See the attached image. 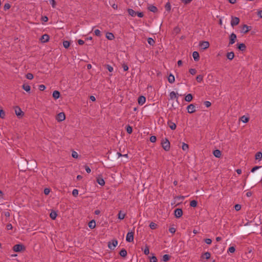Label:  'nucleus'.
<instances>
[{"label": "nucleus", "mask_w": 262, "mask_h": 262, "mask_svg": "<svg viewBox=\"0 0 262 262\" xmlns=\"http://www.w3.org/2000/svg\"><path fill=\"white\" fill-rule=\"evenodd\" d=\"M161 145L163 148L166 151L170 150V144L167 138L163 139L161 141Z\"/></svg>", "instance_id": "nucleus-1"}, {"label": "nucleus", "mask_w": 262, "mask_h": 262, "mask_svg": "<svg viewBox=\"0 0 262 262\" xmlns=\"http://www.w3.org/2000/svg\"><path fill=\"white\" fill-rule=\"evenodd\" d=\"M13 250L15 252H21L25 250V247L23 244H16L13 247Z\"/></svg>", "instance_id": "nucleus-2"}, {"label": "nucleus", "mask_w": 262, "mask_h": 262, "mask_svg": "<svg viewBox=\"0 0 262 262\" xmlns=\"http://www.w3.org/2000/svg\"><path fill=\"white\" fill-rule=\"evenodd\" d=\"M14 109H15V114L18 117L20 118L24 116V113L21 111V110L20 109V108L19 107L15 106Z\"/></svg>", "instance_id": "nucleus-3"}, {"label": "nucleus", "mask_w": 262, "mask_h": 262, "mask_svg": "<svg viewBox=\"0 0 262 262\" xmlns=\"http://www.w3.org/2000/svg\"><path fill=\"white\" fill-rule=\"evenodd\" d=\"M118 244V241L116 239H113L111 242H109L108 247L110 249H114Z\"/></svg>", "instance_id": "nucleus-4"}, {"label": "nucleus", "mask_w": 262, "mask_h": 262, "mask_svg": "<svg viewBox=\"0 0 262 262\" xmlns=\"http://www.w3.org/2000/svg\"><path fill=\"white\" fill-rule=\"evenodd\" d=\"M134 232L132 231V232H128L127 234V235H126V241L128 242H133L134 240Z\"/></svg>", "instance_id": "nucleus-5"}, {"label": "nucleus", "mask_w": 262, "mask_h": 262, "mask_svg": "<svg viewBox=\"0 0 262 262\" xmlns=\"http://www.w3.org/2000/svg\"><path fill=\"white\" fill-rule=\"evenodd\" d=\"M239 23V18L237 17H232L231 25L232 27L237 25Z\"/></svg>", "instance_id": "nucleus-6"}, {"label": "nucleus", "mask_w": 262, "mask_h": 262, "mask_svg": "<svg viewBox=\"0 0 262 262\" xmlns=\"http://www.w3.org/2000/svg\"><path fill=\"white\" fill-rule=\"evenodd\" d=\"M236 38L237 37L235 34H234V33H231V34L229 36V45H230L233 44L235 42Z\"/></svg>", "instance_id": "nucleus-7"}, {"label": "nucleus", "mask_w": 262, "mask_h": 262, "mask_svg": "<svg viewBox=\"0 0 262 262\" xmlns=\"http://www.w3.org/2000/svg\"><path fill=\"white\" fill-rule=\"evenodd\" d=\"M183 215V211L182 209L177 208L174 210V216L176 218H180Z\"/></svg>", "instance_id": "nucleus-8"}, {"label": "nucleus", "mask_w": 262, "mask_h": 262, "mask_svg": "<svg viewBox=\"0 0 262 262\" xmlns=\"http://www.w3.org/2000/svg\"><path fill=\"white\" fill-rule=\"evenodd\" d=\"M65 118H66L65 114L63 112L59 113L57 115L56 118V120L58 122H61V121H63L65 119Z\"/></svg>", "instance_id": "nucleus-9"}, {"label": "nucleus", "mask_w": 262, "mask_h": 262, "mask_svg": "<svg viewBox=\"0 0 262 262\" xmlns=\"http://www.w3.org/2000/svg\"><path fill=\"white\" fill-rule=\"evenodd\" d=\"M187 110L188 113H189L190 114L193 113L196 111L195 106L193 104H190L189 105H188V106L187 107Z\"/></svg>", "instance_id": "nucleus-10"}, {"label": "nucleus", "mask_w": 262, "mask_h": 262, "mask_svg": "<svg viewBox=\"0 0 262 262\" xmlns=\"http://www.w3.org/2000/svg\"><path fill=\"white\" fill-rule=\"evenodd\" d=\"M199 46L203 50H205L209 48V43L208 41H201L200 42Z\"/></svg>", "instance_id": "nucleus-11"}, {"label": "nucleus", "mask_w": 262, "mask_h": 262, "mask_svg": "<svg viewBox=\"0 0 262 262\" xmlns=\"http://www.w3.org/2000/svg\"><path fill=\"white\" fill-rule=\"evenodd\" d=\"M49 36L48 34H44L41 37L40 40L42 42H47L49 41Z\"/></svg>", "instance_id": "nucleus-12"}, {"label": "nucleus", "mask_w": 262, "mask_h": 262, "mask_svg": "<svg viewBox=\"0 0 262 262\" xmlns=\"http://www.w3.org/2000/svg\"><path fill=\"white\" fill-rule=\"evenodd\" d=\"M145 100H146V98L143 96H139L138 99V102L139 104H140V105H143L145 103Z\"/></svg>", "instance_id": "nucleus-13"}, {"label": "nucleus", "mask_w": 262, "mask_h": 262, "mask_svg": "<svg viewBox=\"0 0 262 262\" xmlns=\"http://www.w3.org/2000/svg\"><path fill=\"white\" fill-rule=\"evenodd\" d=\"M251 27L248 26L247 25H244L242 28V32L246 34L250 30Z\"/></svg>", "instance_id": "nucleus-14"}, {"label": "nucleus", "mask_w": 262, "mask_h": 262, "mask_svg": "<svg viewBox=\"0 0 262 262\" xmlns=\"http://www.w3.org/2000/svg\"><path fill=\"white\" fill-rule=\"evenodd\" d=\"M237 49L241 51H244L246 49V46L243 43H239L237 45Z\"/></svg>", "instance_id": "nucleus-15"}, {"label": "nucleus", "mask_w": 262, "mask_h": 262, "mask_svg": "<svg viewBox=\"0 0 262 262\" xmlns=\"http://www.w3.org/2000/svg\"><path fill=\"white\" fill-rule=\"evenodd\" d=\"M192 56L195 61H198L199 60L200 56H199V54L198 52L194 51L192 53Z\"/></svg>", "instance_id": "nucleus-16"}, {"label": "nucleus", "mask_w": 262, "mask_h": 262, "mask_svg": "<svg viewBox=\"0 0 262 262\" xmlns=\"http://www.w3.org/2000/svg\"><path fill=\"white\" fill-rule=\"evenodd\" d=\"M148 10L151 12L156 13L158 11L157 8L154 5H150L148 7Z\"/></svg>", "instance_id": "nucleus-17"}, {"label": "nucleus", "mask_w": 262, "mask_h": 262, "mask_svg": "<svg viewBox=\"0 0 262 262\" xmlns=\"http://www.w3.org/2000/svg\"><path fill=\"white\" fill-rule=\"evenodd\" d=\"M106 37L108 40H113L115 38V36L112 33L107 32L106 34Z\"/></svg>", "instance_id": "nucleus-18"}, {"label": "nucleus", "mask_w": 262, "mask_h": 262, "mask_svg": "<svg viewBox=\"0 0 262 262\" xmlns=\"http://www.w3.org/2000/svg\"><path fill=\"white\" fill-rule=\"evenodd\" d=\"M213 154V155L216 158H220L222 155L221 151L219 149L214 150Z\"/></svg>", "instance_id": "nucleus-19"}, {"label": "nucleus", "mask_w": 262, "mask_h": 262, "mask_svg": "<svg viewBox=\"0 0 262 262\" xmlns=\"http://www.w3.org/2000/svg\"><path fill=\"white\" fill-rule=\"evenodd\" d=\"M97 182L101 186H103L105 184L104 180H103V178L100 177L97 178Z\"/></svg>", "instance_id": "nucleus-20"}, {"label": "nucleus", "mask_w": 262, "mask_h": 262, "mask_svg": "<svg viewBox=\"0 0 262 262\" xmlns=\"http://www.w3.org/2000/svg\"><path fill=\"white\" fill-rule=\"evenodd\" d=\"M168 124L169 125V127L172 129L174 130L176 128V124L170 121H168Z\"/></svg>", "instance_id": "nucleus-21"}, {"label": "nucleus", "mask_w": 262, "mask_h": 262, "mask_svg": "<svg viewBox=\"0 0 262 262\" xmlns=\"http://www.w3.org/2000/svg\"><path fill=\"white\" fill-rule=\"evenodd\" d=\"M193 99V96L191 94H187L185 97V100L187 102H190Z\"/></svg>", "instance_id": "nucleus-22"}, {"label": "nucleus", "mask_w": 262, "mask_h": 262, "mask_svg": "<svg viewBox=\"0 0 262 262\" xmlns=\"http://www.w3.org/2000/svg\"><path fill=\"white\" fill-rule=\"evenodd\" d=\"M60 93L58 91H54L53 93V97L55 99H57L60 97Z\"/></svg>", "instance_id": "nucleus-23"}, {"label": "nucleus", "mask_w": 262, "mask_h": 262, "mask_svg": "<svg viewBox=\"0 0 262 262\" xmlns=\"http://www.w3.org/2000/svg\"><path fill=\"white\" fill-rule=\"evenodd\" d=\"M210 253L209 252H206L202 255L201 257L203 258H205L206 259H208L210 258Z\"/></svg>", "instance_id": "nucleus-24"}, {"label": "nucleus", "mask_w": 262, "mask_h": 262, "mask_svg": "<svg viewBox=\"0 0 262 262\" xmlns=\"http://www.w3.org/2000/svg\"><path fill=\"white\" fill-rule=\"evenodd\" d=\"M178 94L175 93L174 92L172 91L170 93V94H169V96H170V98L171 99H174L175 98H178Z\"/></svg>", "instance_id": "nucleus-25"}, {"label": "nucleus", "mask_w": 262, "mask_h": 262, "mask_svg": "<svg viewBox=\"0 0 262 262\" xmlns=\"http://www.w3.org/2000/svg\"><path fill=\"white\" fill-rule=\"evenodd\" d=\"M175 79L174 76L170 74L168 77V81L170 83H173L174 82Z\"/></svg>", "instance_id": "nucleus-26"}, {"label": "nucleus", "mask_w": 262, "mask_h": 262, "mask_svg": "<svg viewBox=\"0 0 262 262\" xmlns=\"http://www.w3.org/2000/svg\"><path fill=\"white\" fill-rule=\"evenodd\" d=\"M89 227L91 229H94L96 227V223L94 220L89 223Z\"/></svg>", "instance_id": "nucleus-27"}, {"label": "nucleus", "mask_w": 262, "mask_h": 262, "mask_svg": "<svg viewBox=\"0 0 262 262\" xmlns=\"http://www.w3.org/2000/svg\"><path fill=\"white\" fill-rule=\"evenodd\" d=\"M119 254L123 257H125L127 255V251L125 249H122L119 252Z\"/></svg>", "instance_id": "nucleus-28"}, {"label": "nucleus", "mask_w": 262, "mask_h": 262, "mask_svg": "<svg viewBox=\"0 0 262 262\" xmlns=\"http://www.w3.org/2000/svg\"><path fill=\"white\" fill-rule=\"evenodd\" d=\"M234 57V53L233 52H229L227 54V57L229 60H232Z\"/></svg>", "instance_id": "nucleus-29"}, {"label": "nucleus", "mask_w": 262, "mask_h": 262, "mask_svg": "<svg viewBox=\"0 0 262 262\" xmlns=\"http://www.w3.org/2000/svg\"><path fill=\"white\" fill-rule=\"evenodd\" d=\"M127 11L129 15L133 17L135 16L137 14V13L132 9H128Z\"/></svg>", "instance_id": "nucleus-30"}, {"label": "nucleus", "mask_w": 262, "mask_h": 262, "mask_svg": "<svg viewBox=\"0 0 262 262\" xmlns=\"http://www.w3.org/2000/svg\"><path fill=\"white\" fill-rule=\"evenodd\" d=\"M23 87V89L26 91V92H30V90H31V88H30V86L28 85V84H24L22 86Z\"/></svg>", "instance_id": "nucleus-31"}, {"label": "nucleus", "mask_w": 262, "mask_h": 262, "mask_svg": "<svg viewBox=\"0 0 262 262\" xmlns=\"http://www.w3.org/2000/svg\"><path fill=\"white\" fill-rule=\"evenodd\" d=\"M57 215V213L55 211H52L50 214V216L52 220H55L56 218Z\"/></svg>", "instance_id": "nucleus-32"}, {"label": "nucleus", "mask_w": 262, "mask_h": 262, "mask_svg": "<svg viewBox=\"0 0 262 262\" xmlns=\"http://www.w3.org/2000/svg\"><path fill=\"white\" fill-rule=\"evenodd\" d=\"M255 158L256 160H261L262 158V153L260 151L256 152Z\"/></svg>", "instance_id": "nucleus-33"}, {"label": "nucleus", "mask_w": 262, "mask_h": 262, "mask_svg": "<svg viewBox=\"0 0 262 262\" xmlns=\"http://www.w3.org/2000/svg\"><path fill=\"white\" fill-rule=\"evenodd\" d=\"M70 41H69L68 40L63 41V46L66 49H68L70 47Z\"/></svg>", "instance_id": "nucleus-34"}, {"label": "nucleus", "mask_w": 262, "mask_h": 262, "mask_svg": "<svg viewBox=\"0 0 262 262\" xmlns=\"http://www.w3.org/2000/svg\"><path fill=\"white\" fill-rule=\"evenodd\" d=\"M125 214L123 213H122V212L121 211L119 212V213L118 214V219H119L120 220L124 219L125 217Z\"/></svg>", "instance_id": "nucleus-35"}, {"label": "nucleus", "mask_w": 262, "mask_h": 262, "mask_svg": "<svg viewBox=\"0 0 262 262\" xmlns=\"http://www.w3.org/2000/svg\"><path fill=\"white\" fill-rule=\"evenodd\" d=\"M198 202L195 200H192L190 203V205L191 207H195L197 206Z\"/></svg>", "instance_id": "nucleus-36"}, {"label": "nucleus", "mask_w": 262, "mask_h": 262, "mask_svg": "<svg viewBox=\"0 0 262 262\" xmlns=\"http://www.w3.org/2000/svg\"><path fill=\"white\" fill-rule=\"evenodd\" d=\"M241 120L242 122L244 123H247V122H248L249 119V118L246 117L245 116H243L241 118Z\"/></svg>", "instance_id": "nucleus-37"}, {"label": "nucleus", "mask_w": 262, "mask_h": 262, "mask_svg": "<svg viewBox=\"0 0 262 262\" xmlns=\"http://www.w3.org/2000/svg\"><path fill=\"white\" fill-rule=\"evenodd\" d=\"M157 226L158 225L155 223H153V222H151L150 225H149V227L151 229H155L157 228Z\"/></svg>", "instance_id": "nucleus-38"}, {"label": "nucleus", "mask_w": 262, "mask_h": 262, "mask_svg": "<svg viewBox=\"0 0 262 262\" xmlns=\"http://www.w3.org/2000/svg\"><path fill=\"white\" fill-rule=\"evenodd\" d=\"M169 258H170V256L168 254H165L163 256V260L165 262H166L168 260H169Z\"/></svg>", "instance_id": "nucleus-39"}, {"label": "nucleus", "mask_w": 262, "mask_h": 262, "mask_svg": "<svg viewBox=\"0 0 262 262\" xmlns=\"http://www.w3.org/2000/svg\"><path fill=\"white\" fill-rule=\"evenodd\" d=\"M147 42L151 46H153L155 43V40L151 38H148L147 39Z\"/></svg>", "instance_id": "nucleus-40"}, {"label": "nucleus", "mask_w": 262, "mask_h": 262, "mask_svg": "<svg viewBox=\"0 0 262 262\" xmlns=\"http://www.w3.org/2000/svg\"><path fill=\"white\" fill-rule=\"evenodd\" d=\"M126 132L127 133L130 134L132 132H133V128H132V127L130 126V125H127L126 126Z\"/></svg>", "instance_id": "nucleus-41"}, {"label": "nucleus", "mask_w": 262, "mask_h": 262, "mask_svg": "<svg viewBox=\"0 0 262 262\" xmlns=\"http://www.w3.org/2000/svg\"><path fill=\"white\" fill-rule=\"evenodd\" d=\"M203 76L201 75H198L196 77V80L198 82H200L203 80Z\"/></svg>", "instance_id": "nucleus-42"}, {"label": "nucleus", "mask_w": 262, "mask_h": 262, "mask_svg": "<svg viewBox=\"0 0 262 262\" xmlns=\"http://www.w3.org/2000/svg\"><path fill=\"white\" fill-rule=\"evenodd\" d=\"M165 8L167 11H169L171 10L170 4L169 2L167 3L165 6Z\"/></svg>", "instance_id": "nucleus-43"}, {"label": "nucleus", "mask_w": 262, "mask_h": 262, "mask_svg": "<svg viewBox=\"0 0 262 262\" xmlns=\"http://www.w3.org/2000/svg\"><path fill=\"white\" fill-rule=\"evenodd\" d=\"M144 253L145 255H148V254H149V247L147 245L145 246V249L144 250Z\"/></svg>", "instance_id": "nucleus-44"}, {"label": "nucleus", "mask_w": 262, "mask_h": 262, "mask_svg": "<svg viewBox=\"0 0 262 262\" xmlns=\"http://www.w3.org/2000/svg\"><path fill=\"white\" fill-rule=\"evenodd\" d=\"M104 66L105 67V68L107 69V70L109 72H112L113 71V68L112 66H111L110 65L105 64Z\"/></svg>", "instance_id": "nucleus-45"}, {"label": "nucleus", "mask_w": 262, "mask_h": 262, "mask_svg": "<svg viewBox=\"0 0 262 262\" xmlns=\"http://www.w3.org/2000/svg\"><path fill=\"white\" fill-rule=\"evenodd\" d=\"M26 78L29 80H31L33 78L34 76L32 73H28L26 76Z\"/></svg>", "instance_id": "nucleus-46"}, {"label": "nucleus", "mask_w": 262, "mask_h": 262, "mask_svg": "<svg viewBox=\"0 0 262 262\" xmlns=\"http://www.w3.org/2000/svg\"><path fill=\"white\" fill-rule=\"evenodd\" d=\"M5 117V112L3 110H0V118L4 119Z\"/></svg>", "instance_id": "nucleus-47"}, {"label": "nucleus", "mask_w": 262, "mask_h": 262, "mask_svg": "<svg viewBox=\"0 0 262 262\" xmlns=\"http://www.w3.org/2000/svg\"><path fill=\"white\" fill-rule=\"evenodd\" d=\"M72 194L74 196L76 197L78 194V190L76 189H74L72 191Z\"/></svg>", "instance_id": "nucleus-48"}, {"label": "nucleus", "mask_w": 262, "mask_h": 262, "mask_svg": "<svg viewBox=\"0 0 262 262\" xmlns=\"http://www.w3.org/2000/svg\"><path fill=\"white\" fill-rule=\"evenodd\" d=\"M182 149L183 150H187L188 149V145L187 144L183 143L182 145Z\"/></svg>", "instance_id": "nucleus-49"}, {"label": "nucleus", "mask_w": 262, "mask_h": 262, "mask_svg": "<svg viewBox=\"0 0 262 262\" xmlns=\"http://www.w3.org/2000/svg\"><path fill=\"white\" fill-rule=\"evenodd\" d=\"M235 251V249L234 247L232 246V247H230L229 248L228 250V252H230V253H233Z\"/></svg>", "instance_id": "nucleus-50"}, {"label": "nucleus", "mask_w": 262, "mask_h": 262, "mask_svg": "<svg viewBox=\"0 0 262 262\" xmlns=\"http://www.w3.org/2000/svg\"><path fill=\"white\" fill-rule=\"evenodd\" d=\"M157 138L155 136H152L150 138V141L151 142L154 143L156 141Z\"/></svg>", "instance_id": "nucleus-51"}, {"label": "nucleus", "mask_w": 262, "mask_h": 262, "mask_svg": "<svg viewBox=\"0 0 262 262\" xmlns=\"http://www.w3.org/2000/svg\"><path fill=\"white\" fill-rule=\"evenodd\" d=\"M189 73L192 75H194L196 73V70L195 69H189Z\"/></svg>", "instance_id": "nucleus-52"}, {"label": "nucleus", "mask_w": 262, "mask_h": 262, "mask_svg": "<svg viewBox=\"0 0 262 262\" xmlns=\"http://www.w3.org/2000/svg\"><path fill=\"white\" fill-rule=\"evenodd\" d=\"M95 34L97 36H101V32L99 30L96 29L94 31Z\"/></svg>", "instance_id": "nucleus-53"}, {"label": "nucleus", "mask_w": 262, "mask_h": 262, "mask_svg": "<svg viewBox=\"0 0 262 262\" xmlns=\"http://www.w3.org/2000/svg\"><path fill=\"white\" fill-rule=\"evenodd\" d=\"M150 262H157V257L155 256H152L150 259Z\"/></svg>", "instance_id": "nucleus-54"}, {"label": "nucleus", "mask_w": 262, "mask_h": 262, "mask_svg": "<svg viewBox=\"0 0 262 262\" xmlns=\"http://www.w3.org/2000/svg\"><path fill=\"white\" fill-rule=\"evenodd\" d=\"M235 210L239 211L241 209V205L239 204H236L234 206Z\"/></svg>", "instance_id": "nucleus-55"}, {"label": "nucleus", "mask_w": 262, "mask_h": 262, "mask_svg": "<svg viewBox=\"0 0 262 262\" xmlns=\"http://www.w3.org/2000/svg\"><path fill=\"white\" fill-rule=\"evenodd\" d=\"M72 156L74 158H77L78 155L77 152L73 151L72 152Z\"/></svg>", "instance_id": "nucleus-56"}, {"label": "nucleus", "mask_w": 262, "mask_h": 262, "mask_svg": "<svg viewBox=\"0 0 262 262\" xmlns=\"http://www.w3.org/2000/svg\"><path fill=\"white\" fill-rule=\"evenodd\" d=\"M205 242L208 245H210L212 243V240L210 238H206L205 239Z\"/></svg>", "instance_id": "nucleus-57"}, {"label": "nucleus", "mask_w": 262, "mask_h": 262, "mask_svg": "<svg viewBox=\"0 0 262 262\" xmlns=\"http://www.w3.org/2000/svg\"><path fill=\"white\" fill-rule=\"evenodd\" d=\"M10 5L9 4H6L5 5H4V9L5 10H7L8 9H9L10 8Z\"/></svg>", "instance_id": "nucleus-58"}, {"label": "nucleus", "mask_w": 262, "mask_h": 262, "mask_svg": "<svg viewBox=\"0 0 262 262\" xmlns=\"http://www.w3.org/2000/svg\"><path fill=\"white\" fill-rule=\"evenodd\" d=\"M50 2L52 5L53 8H55L56 7V2L55 0H50Z\"/></svg>", "instance_id": "nucleus-59"}, {"label": "nucleus", "mask_w": 262, "mask_h": 262, "mask_svg": "<svg viewBox=\"0 0 262 262\" xmlns=\"http://www.w3.org/2000/svg\"><path fill=\"white\" fill-rule=\"evenodd\" d=\"M122 67L124 71H127L128 70V67L127 64L123 63L122 64Z\"/></svg>", "instance_id": "nucleus-60"}, {"label": "nucleus", "mask_w": 262, "mask_h": 262, "mask_svg": "<svg viewBox=\"0 0 262 262\" xmlns=\"http://www.w3.org/2000/svg\"><path fill=\"white\" fill-rule=\"evenodd\" d=\"M204 104L207 107H208L211 106V102L208 101H206L204 102Z\"/></svg>", "instance_id": "nucleus-61"}, {"label": "nucleus", "mask_w": 262, "mask_h": 262, "mask_svg": "<svg viewBox=\"0 0 262 262\" xmlns=\"http://www.w3.org/2000/svg\"><path fill=\"white\" fill-rule=\"evenodd\" d=\"M45 89L46 86L43 84H40L39 85V89L40 91H43Z\"/></svg>", "instance_id": "nucleus-62"}, {"label": "nucleus", "mask_w": 262, "mask_h": 262, "mask_svg": "<svg viewBox=\"0 0 262 262\" xmlns=\"http://www.w3.org/2000/svg\"><path fill=\"white\" fill-rule=\"evenodd\" d=\"M50 192V189L49 188H45L44 189V193L46 195H48Z\"/></svg>", "instance_id": "nucleus-63"}, {"label": "nucleus", "mask_w": 262, "mask_h": 262, "mask_svg": "<svg viewBox=\"0 0 262 262\" xmlns=\"http://www.w3.org/2000/svg\"><path fill=\"white\" fill-rule=\"evenodd\" d=\"M257 15L260 17L262 18V10H259L257 12Z\"/></svg>", "instance_id": "nucleus-64"}]
</instances>
